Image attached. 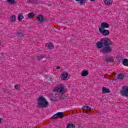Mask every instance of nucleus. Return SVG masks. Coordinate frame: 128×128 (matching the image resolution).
Returning a JSON list of instances; mask_svg holds the SVG:
<instances>
[{"instance_id":"nucleus-1","label":"nucleus","mask_w":128,"mask_h":128,"mask_svg":"<svg viewBox=\"0 0 128 128\" xmlns=\"http://www.w3.org/2000/svg\"><path fill=\"white\" fill-rule=\"evenodd\" d=\"M110 46H114V42L108 38H102L100 41L96 42L97 48H102L101 50V52L106 54H108L112 50V47Z\"/></svg>"},{"instance_id":"nucleus-2","label":"nucleus","mask_w":128,"mask_h":128,"mask_svg":"<svg viewBox=\"0 0 128 128\" xmlns=\"http://www.w3.org/2000/svg\"><path fill=\"white\" fill-rule=\"evenodd\" d=\"M37 108H44L48 106V102L46 98L44 96H40L37 98Z\"/></svg>"},{"instance_id":"nucleus-3","label":"nucleus","mask_w":128,"mask_h":128,"mask_svg":"<svg viewBox=\"0 0 128 128\" xmlns=\"http://www.w3.org/2000/svg\"><path fill=\"white\" fill-rule=\"evenodd\" d=\"M54 90L60 94H64L66 92V88L62 84H60L55 86Z\"/></svg>"},{"instance_id":"nucleus-4","label":"nucleus","mask_w":128,"mask_h":128,"mask_svg":"<svg viewBox=\"0 0 128 128\" xmlns=\"http://www.w3.org/2000/svg\"><path fill=\"white\" fill-rule=\"evenodd\" d=\"M120 90V94L124 96H128V85H124L122 86Z\"/></svg>"},{"instance_id":"nucleus-5","label":"nucleus","mask_w":128,"mask_h":128,"mask_svg":"<svg viewBox=\"0 0 128 128\" xmlns=\"http://www.w3.org/2000/svg\"><path fill=\"white\" fill-rule=\"evenodd\" d=\"M98 32L100 34L104 36H107L110 34V30H108L98 29Z\"/></svg>"},{"instance_id":"nucleus-6","label":"nucleus","mask_w":128,"mask_h":128,"mask_svg":"<svg viewBox=\"0 0 128 128\" xmlns=\"http://www.w3.org/2000/svg\"><path fill=\"white\" fill-rule=\"evenodd\" d=\"M110 24L106 22H102L100 24V26L98 27V30L108 28Z\"/></svg>"},{"instance_id":"nucleus-7","label":"nucleus","mask_w":128,"mask_h":128,"mask_svg":"<svg viewBox=\"0 0 128 128\" xmlns=\"http://www.w3.org/2000/svg\"><path fill=\"white\" fill-rule=\"evenodd\" d=\"M68 72H62L61 74L60 78L62 80H68Z\"/></svg>"},{"instance_id":"nucleus-8","label":"nucleus","mask_w":128,"mask_h":128,"mask_svg":"<svg viewBox=\"0 0 128 128\" xmlns=\"http://www.w3.org/2000/svg\"><path fill=\"white\" fill-rule=\"evenodd\" d=\"M104 2L105 6H112V2H114V0H104Z\"/></svg>"},{"instance_id":"nucleus-9","label":"nucleus","mask_w":128,"mask_h":128,"mask_svg":"<svg viewBox=\"0 0 128 128\" xmlns=\"http://www.w3.org/2000/svg\"><path fill=\"white\" fill-rule=\"evenodd\" d=\"M64 116V113L62 112H58L56 114H54L51 117V118H60V116Z\"/></svg>"},{"instance_id":"nucleus-10","label":"nucleus","mask_w":128,"mask_h":128,"mask_svg":"<svg viewBox=\"0 0 128 128\" xmlns=\"http://www.w3.org/2000/svg\"><path fill=\"white\" fill-rule=\"evenodd\" d=\"M104 60H106V62H114V60L113 58H110V56H105Z\"/></svg>"},{"instance_id":"nucleus-11","label":"nucleus","mask_w":128,"mask_h":128,"mask_svg":"<svg viewBox=\"0 0 128 128\" xmlns=\"http://www.w3.org/2000/svg\"><path fill=\"white\" fill-rule=\"evenodd\" d=\"M46 48L48 50H54V44L52 43H46Z\"/></svg>"},{"instance_id":"nucleus-12","label":"nucleus","mask_w":128,"mask_h":128,"mask_svg":"<svg viewBox=\"0 0 128 128\" xmlns=\"http://www.w3.org/2000/svg\"><path fill=\"white\" fill-rule=\"evenodd\" d=\"M81 76H88V70H83L81 72Z\"/></svg>"},{"instance_id":"nucleus-13","label":"nucleus","mask_w":128,"mask_h":128,"mask_svg":"<svg viewBox=\"0 0 128 128\" xmlns=\"http://www.w3.org/2000/svg\"><path fill=\"white\" fill-rule=\"evenodd\" d=\"M102 92L103 94H108L109 92H110V89L106 88V87H103L102 88Z\"/></svg>"},{"instance_id":"nucleus-14","label":"nucleus","mask_w":128,"mask_h":128,"mask_svg":"<svg viewBox=\"0 0 128 128\" xmlns=\"http://www.w3.org/2000/svg\"><path fill=\"white\" fill-rule=\"evenodd\" d=\"M36 18L38 22H44V16L42 15L39 14L36 16Z\"/></svg>"},{"instance_id":"nucleus-15","label":"nucleus","mask_w":128,"mask_h":128,"mask_svg":"<svg viewBox=\"0 0 128 128\" xmlns=\"http://www.w3.org/2000/svg\"><path fill=\"white\" fill-rule=\"evenodd\" d=\"M126 78V74H120L118 76V80H124Z\"/></svg>"},{"instance_id":"nucleus-16","label":"nucleus","mask_w":128,"mask_h":128,"mask_svg":"<svg viewBox=\"0 0 128 128\" xmlns=\"http://www.w3.org/2000/svg\"><path fill=\"white\" fill-rule=\"evenodd\" d=\"M7 2L12 6L16 4V0H6Z\"/></svg>"},{"instance_id":"nucleus-17","label":"nucleus","mask_w":128,"mask_h":128,"mask_svg":"<svg viewBox=\"0 0 128 128\" xmlns=\"http://www.w3.org/2000/svg\"><path fill=\"white\" fill-rule=\"evenodd\" d=\"M24 15L22 14H20L18 15V22H22V19L24 18Z\"/></svg>"},{"instance_id":"nucleus-18","label":"nucleus","mask_w":128,"mask_h":128,"mask_svg":"<svg viewBox=\"0 0 128 128\" xmlns=\"http://www.w3.org/2000/svg\"><path fill=\"white\" fill-rule=\"evenodd\" d=\"M122 64L124 66H128V60L126 58L124 59Z\"/></svg>"},{"instance_id":"nucleus-19","label":"nucleus","mask_w":128,"mask_h":128,"mask_svg":"<svg viewBox=\"0 0 128 128\" xmlns=\"http://www.w3.org/2000/svg\"><path fill=\"white\" fill-rule=\"evenodd\" d=\"M83 110H86V112H90V110H92V108L88 106H84L82 107Z\"/></svg>"},{"instance_id":"nucleus-20","label":"nucleus","mask_w":128,"mask_h":128,"mask_svg":"<svg viewBox=\"0 0 128 128\" xmlns=\"http://www.w3.org/2000/svg\"><path fill=\"white\" fill-rule=\"evenodd\" d=\"M10 20H11L12 22H16V15L11 16Z\"/></svg>"},{"instance_id":"nucleus-21","label":"nucleus","mask_w":128,"mask_h":128,"mask_svg":"<svg viewBox=\"0 0 128 128\" xmlns=\"http://www.w3.org/2000/svg\"><path fill=\"white\" fill-rule=\"evenodd\" d=\"M28 18H33L34 16V12H30L28 14Z\"/></svg>"},{"instance_id":"nucleus-22","label":"nucleus","mask_w":128,"mask_h":128,"mask_svg":"<svg viewBox=\"0 0 128 128\" xmlns=\"http://www.w3.org/2000/svg\"><path fill=\"white\" fill-rule=\"evenodd\" d=\"M50 98L52 100H56V94H52L50 96Z\"/></svg>"},{"instance_id":"nucleus-23","label":"nucleus","mask_w":128,"mask_h":128,"mask_svg":"<svg viewBox=\"0 0 128 128\" xmlns=\"http://www.w3.org/2000/svg\"><path fill=\"white\" fill-rule=\"evenodd\" d=\"M44 58V56L42 55L36 56V58L38 60H42Z\"/></svg>"},{"instance_id":"nucleus-24","label":"nucleus","mask_w":128,"mask_h":128,"mask_svg":"<svg viewBox=\"0 0 128 128\" xmlns=\"http://www.w3.org/2000/svg\"><path fill=\"white\" fill-rule=\"evenodd\" d=\"M66 128H74L76 127H75L74 125V124H70L67 125Z\"/></svg>"},{"instance_id":"nucleus-25","label":"nucleus","mask_w":128,"mask_h":128,"mask_svg":"<svg viewBox=\"0 0 128 128\" xmlns=\"http://www.w3.org/2000/svg\"><path fill=\"white\" fill-rule=\"evenodd\" d=\"M76 2H80V4H84L86 2V0H75Z\"/></svg>"},{"instance_id":"nucleus-26","label":"nucleus","mask_w":128,"mask_h":128,"mask_svg":"<svg viewBox=\"0 0 128 128\" xmlns=\"http://www.w3.org/2000/svg\"><path fill=\"white\" fill-rule=\"evenodd\" d=\"M14 88L16 90H18V88H20V86L17 84V85H15L14 86Z\"/></svg>"},{"instance_id":"nucleus-27","label":"nucleus","mask_w":128,"mask_h":128,"mask_svg":"<svg viewBox=\"0 0 128 128\" xmlns=\"http://www.w3.org/2000/svg\"><path fill=\"white\" fill-rule=\"evenodd\" d=\"M4 58V54L2 53L1 54V58Z\"/></svg>"},{"instance_id":"nucleus-28","label":"nucleus","mask_w":128,"mask_h":128,"mask_svg":"<svg viewBox=\"0 0 128 128\" xmlns=\"http://www.w3.org/2000/svg\"><path fill=\"white\" fill-rule=\"evenodd\" d=\"M56 68V70H60V68L58 66H57Z\"/></svg>"},{"instance_id":"nucleus-29","label":"nucleus","mask_w":128,"mask_h":128,"mask_svg":"<svg viewBox=\"0 0 128 128\" xmlns=\"http://www.w3.org/2000/svg\"><path fill=\"white\" fill-rule=\"evenodd\" d=\"M2 118H0V124H1V122H2Z\"/></svg>"},{"instance_id":"nucleus-30","label":"nucleus","mask_w":128,"mask_h":128,"mask_svg":"<svg viewBox=\"0 0 128 128\" xmlns=\"http://www.w3.org/2000/svg\"><path fill=\"white\" fill-rule=\"evenodd\" d=\"M2 45V41L0 40V46Z\"/></svg>"},{"instance_id":"nucleus-31","label":"nucleus","mask_w":128,"mask_h":128,"mask_svg":"<svg viewBox=\"0 0 128 128\" xmlns=\"http://www.w3.org/2000/svg\"><path fill=\"white\" fill-rule=\"evenodd\" d=\"M91 0V2H94V0Z\"/></svg>"},{"instance_id":"nucleus-32","label":"nucleus","mask_w":128,"mask_h":128,"mask_svg":"<svg viewBox=\"0 0 128 128\" xmlns=\"http://www.w3.org/2000/svg\"><path fill=\"white\" fill-rule=\"evenodd\" d=\"M61 98H64V97H61Z\"/></svg>"}]
</instances>
